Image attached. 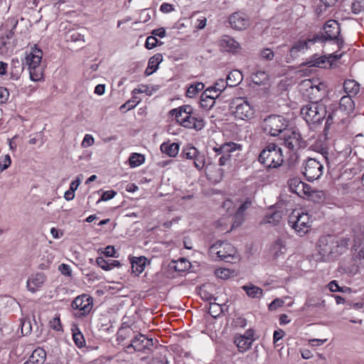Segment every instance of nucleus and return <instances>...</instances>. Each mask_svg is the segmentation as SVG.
Wrapping results in <instances>:
<instances>
[{
    "label": "nucleus",
    "mask_w": 364,
    "mask_h": 364,
    "mask_svg": "<svg viewBox=\"0 0 364 364\" xmlns=\"http://www.w3.org/2000/svg\"><path fill=\"white\" fill-rule=\"evenodd\" d=\"M343 46V39L322 40V55L320 56V68L333 69L339 65L343 53H339Z\"/></svg>",
    "instance_id": "f257e3e1"
},
{
    "label": "nucleus",
    "mask_w": 364,
    "mask_h": 364,
    "mask_svg": "<svg viewBox=\"0 0 364 364\" xmlns=\"http://www.w3.org/2000/svg\"><path fill=\"white\" fill-rule=\"evenodd\" d=\"M43 52L36 45L32 46L26 53L25 63L28 66L30 77L33 81H38L43 77V69L41 66Z\"/></svg>",
    "instance_id": "f03ea898"
},
{
    "label": "nucleus",
    "mask_w": 364,
    "mask_h": 364,
    "mask_svg": "<svg viewBox=\"0 0 364 364\" xmlns=\"http://www.w3.org/2000/svg\"><path fill=\"white\" fill-rule=\"evenodd\" d=\"M210 255L214 259L224 260L227 262H235L239 259L235 247L228 242L218 241L209 248Z\"/></svg>",
    "instance_id": "7ed1b4c3"
},
{
    "label": "nucleus",
    "mask_w": 364,
    "mask_h": 364,
    "mask_svg": "<svg viewBox=\"0 0 364 364\" xmlns=\"http://www.w3.org/2000/svg\"><path fill=\"white\" fill-rule=\"evenodd\" d=\"M259 161L267 168H277L283 163L282 149L277 145H268L260 153Z\"/></svg>",
    "instance_id": "20e7f679"
},
{
    "label": "nucleus",
    "mask_w": 364,
    "mask_h": 364,
    "mask_svg": "<svg viewBox=\"0 0 364 364\" xmlns=\"http://www.w3.org/2000/svg\"><path fill=\"white\" fill-rule=\"evenodd\" d=\"M312 223L310 215L301 210H294L289 216V224L299 236L304 235Z\"/></svg>",
    "instance_id": "39448f33"
},
{
    "label": "nucleus",
    "mask_w": 364,
    "mask_h": 364,
    "mask_svg": "<svg viewBox=\"0 0 364 364\" xmlns=\"http://www.w3.org/2000/svg\"><path fill=\"white\" fill-rule=\"evenodd\" d=\"M251 205L252 200L250 198L246 199L245 201L241 204V205L237 209L234 216L235 221L233 224L229 227L231 221L227 218H223L218 220L217 223L218 228L223 232H228L233 228L239 226L244 219V213L245 210H247L251 206Z\"/></svg>",
    "instance_id": "423d86ee"
},
{
    "label": "nucleus",
    "mask_w": 364,
    "mask_h": 364,
    "mask_svg": "<svg viewBox=\"0 0 364 364\" xmlns=\"http://www.w3.org/2000/svg\"><path fill=\"white\" fill-rule=\"evenodd\" d=\"M288 184L290 191L300 197L314 200L318 196V191L316 189H313L309 185L302 182L298 178L289 179Z\"/></svg>",
    "instance_id": "0eeeda50"
},
{
    "label": "nucleus",
    "mask_w": 364,
    "mask_h": 364,
    "mask_svg": "<svg viewBox=\"0 0 364 364\" xmlns=\"http://www.w3.org/2000/svg\"><path fill=\"white\" fill-rule=\"evenodd\" d=\"M287 121L279 115H270L264 121L263 128L271 136H278L287 130Z\"/></svg>",
    "instance_id": "6e6552de"
},
{
    "label": "nucleus",
    "mask_w": 364,
    "mask_h": 364,
    "mask_svg": "<svg viewBox=\"0 0 364 364\" xmlns=\"http://www.w3.org/2000/svg\"><path fill=\"white\" fill-rule=\"evenodd\" d=\"M231 109L234 117L240 120H250L255 114L254 108L245 100L241 98L235 100L231 103Z\"/></svg>",
    "instance_id": "1a4fd4ad"
},
{
    "label": "nucleus",
    "mask_w": 364,
    "mask_h": 364,
    "mask_svg": "<svg viewBox=\"0 0 364 364\" xmlns=\"http://www.w3.org/2000/svg\"><path fill=\"white\" fill-rule=\"evenodd\" d=\"M240 146L234 142L225 143L219 146L213 148L218 155H221L218 162L220 166L230 165L232 154L239 149Z\"/></svg>",
    "instance_id": "9d476101"
},
{
    "label": "nucleus",
    "mask_w": 364,
    "mask_h": 364,
    "mask_svg": "<svg viewBox=\"0 0 364 364\" xmlns=\"http://www.w3.org/2000/svg\"><path fill=\"white\" fill-rule=\"evenodd\" d=\"M301 114L311 129H316L318 125V103L312 102L304 106Z\"/></svg>",
    "instance_id": "9b49d317"
},
{
    "label": "nucleus",
    "mask_w": 364,
    "mask_h": 364,
    "mask_svg": "<svg viewBox=\"0 0 364 364\" xmlns=\"http://www.w3.org/2000/svg\"><path fill=\"white\" fill-rule=\"evenodd\" d=\"M92 298L88 294H83L77 296L72 303V307L78 311L80 316L87 315L92 309Z\"/></svg>",
    "instance_id": "f8f14e48"
},
{
    "label": "nucleus",
    "mask_w": 364,
    "mask_h": 364,
    "mask_svg": "<svg viewBox=\"0 0 364 364\" xmlns=\"http://www.w3.org/2000/svg\"><path fill=\"white\" fill-rule=\"evenodd\" d=\"M153 346L152 339H149L146 338L143 334L136 335L134 339L132 340V343L128 345L127 348V350L129 352L130 349H133L134 351L142 352L146 349H150V348Z\"/></svg>",
    "instance_id": "ddd939ff"
},
{
    "label": "nucleus",
    "mask_w": 364,
    "mask_h": 364,
    "mask_svg": "<svg viewBox=\"0 0 364 364\" xmlns=\"http://www.w3.org/2000/svg\"><path fill=\"white\" fill-rule=\"evenodd\" d=\"M229 23L235 30L242 31L250 26V22L248 16L241 12H235L229 17Z\"/></svg>",
    "instance_id": "4468645a"
},
{
    "label": "nucleus",
    "mask_w": 364,
    "mask_h": 364,
    "mask_svg": "<svg viewBox=\"0 0 364 364\" xmlns=\"http://www.w3.org/2000/svg\"><path fill=\"white\" fill-rule=\"evenodd\" d=\"M176 121L183 127L190 125L193 117V107L191 105H183L174 110Z\"/></svg>",
    "instance_id": "2eb2a0df"
},
{
    "label": "nucleus",
    "mask_w": 364,
    "mask_h": 364,
    "mask_svg": "<svg viewBox=\"0 0 364 364\" xmlns=\"http://www.w3.org/2000/svg\"><path fill=\"white\" fill-rule=\"evenodd\" d=\"M254 333L252 330H248L244 335L237 334L235 336L234 343L238 348L239 351L245 352L247 350L253 341Z\"/></svg>",
    "instance_id": "dca6fc26"
},
{
    "label": "nucleus",
    "mask_w": 364,
    "mask_h": 364,
    "mask_svg": "<svg viewBox=\"0 0 364 364\" xmlns=\"http://www.w3.org/2000/svg\"><path fill=\"white\" fill-rule=\"evenodd\" d=\"M46 280L44 273L38 272L32 274L27 280L26 287L29 291L35 293L43 287Z\"/></svg>",
    "instance_id": "f3484780"
},
{
    "label": "nucleus",
    "mask_w": 364,
    "mask_h": 364,
    "mask_svg": "<svg viewBox=\"0 0 364 364\" xmlns=\"http://www.w3.org/2000/svg\"><path fill=\"white\" fill-rule=\"evenodd\" d=\"M304 174L309 181L318 178V161L313 158H309L304 166Z\"/></svg>",
    "instance_id": "a211bd4d"
},
{
    "label": "nucleus",
    "mask_w": 364,
    "mask_h": 364,
    "mask_svg": "<svg viewBox=\"0 0 364 364\" xmlns=\"http://www.w3.org/2000/svg\"><path fill=\"white\" fill-rule=\"evenodd\" d=\"M284 144L289 149H297L301 146V139L298 132L287 129L284 132Z\"/></svg>",
    "instance_id": "6ab92c4d"
},
{
    "label": "nucleus",
    "mask_w": 364,
    "mask_h": 364,
    "mask_svg": "<svg viewBox=\"0 0 364 364\" xmlns=\"http://www.w3.org/2000/svg\"><path fill=\"white\" fill-rule=\"evenodd\" d=\"M323 31L325 33V36H323L325 39H341V38H339V33L341 31L340 26L337 21L336 20L328 21L324 24Z\"/></svg>",
    "instance_id": "aec40b11"
},
{
    "label": "nucleus",
    "mask_w": 364,
    "mask_h": 364,
    "mask_svg": "<svg viewBox=\"0 0 364 364\" xmlns=\"http://www.w3.org/2000/svg\"><path fill=\"white\" fill-rule=\"evenodd\" d=\"M219 46L223 50L230 53H235L240 50V43L229 36H223L219 41Z\"/></svg>",
    "instance_id": "412c9836"
},
{
    "label": "nucleus",
    "mask_w": 364,
    "mask_h": 364,
    "mask_svg": "<svg viewBox=\"0 0 364 364\" xmlns=\"http://www.w3.org/2000/svg\"><path fill=\"white\" fill-rule=\"evenodd\" d=\"M286 252V242L282 238L277 239L270 248V253L275 259L284 255Z\"/></svg>",
    "instance_id": "4be33fe9"
},
{
    "label": "nucleus",
    "mask_w": 364,
    "mask_h": 364,
    "mask_svg": "<svg viewBox=\"0 0 364 364\" xmlns=\"http://www.w3.org/2000/svg\"><path fill=\"white\" fill-rule=\"evenodd\" d=\"M317 36L312 39H307L304 41H299L296 43L290 50V53L292 56H296L299 52L308 49L309 44H314L316 42Z\"/></svg>",
    "instance_id": "5701e85b"
},
{
    "label": "nucleus",
    "mask_w": 364,
    "mask_h": 364,
    "mask_svg": "<svg viewBox=\"0 0 364 364\" xmlns=\"http://www.w3.org/2000/svg\"><path fill=\"white\" fill-rule=\"evenodd\" d=\"M209 92H212V90H205L200 97V105L206 109L211 108L214 105L215 100L218 97V93L216 95H209Z\"/></svg>",
    "instance_id": "b1692460"
},
{
    "label": "nucleus",
    "mask_w": 364,
    "mask_h": 364,
    "mask_svg": "<svg viewBox=\"0 0 364 364\" xmlns=\"http://www.w3.org/2000/svg\"><path fill=\"white\" fill-rule=\"evenodd\" d=\"M146 260L144 257H134L131 259L132 271L135 276H139L144 270Z\"/></svg>",
    "instance_id": "393cba45"
},
{
    "label": "nucleus",
    "mask_w": 364,
    "mask_h": 364,
    "mask_svg": "<svg viewBox=\"0 0 364 364\" xmlns=\"http://www.w3.org/2000/svg\"><path fill=\"white\" fill-rule=\"evenodd\" d=\"M163 61V55L161 53H156L150 58L148 66L145 70V74L146 75H151L154 72H155L159 67V65Z\"/></svg>",
    "instance_id": "a878e982"
},
{
    "label": "nucleus",
    "mask_w": 364,
    "mask_h": 364,
    "mask_svg": "<svg viewBox=\"0 0 364 364\" xmlns=\"http://www.w3.org/2000/svg\"><path fill=\"white\" fill-rule=\"evenodd\" d=\"M161 151L170 157H174L178 154L179 144L175 142H164L161 145Z\"/></svg>",
    "instance_id": "bb28decb"
},
{
    "label": "nucleus",
    "mask_w": 364,
    "mask_h": 364,
    "mask_svg": "<svg viewBox=\"0 0 364 364\" xmlns=\"http://www.w3.org/2000/svg\"><path fill=\"white\" fill-rule=\"evenodd\" d=\"M242 73L237 70H234L228 74L226 83L229 87H235L242 82Z\"/></svg>",
    "instance_id": "cd10ccee"
},
{
    "label": "nucleus",
    "mask_w": 364,
    "mask_h": 364,
    "mask_svg": "<svg viewBox=\"0 0 364 364\" xmlns=\"http://www.w3.org/2000/svg\"><path fill=\"white\" fill-rule=\"evenodd\" d=\"M46 353L43 349L35 350L28 360L23 364H43L45 361Z\"/></svg>",
    "instance_id": "c85d7f7f"
},
{
    "label": "nucleus",
    "mask_w": 364,
    "mask_h": 364,
    "mask_svg": "<svg viewBox=\"0 0 364 364\" xmlns=\"http://www.w3.org/2000/svg\"><path fill=\"white\" fill-rule=\"evenodd\" d=\"M282 219V213L279 211H271L267 213L264 217L262 224H271L275 225L279 223Z\"/></svg>",
    "instance_id": "c756f323"
},
{
    "label": "nucleus",
    "mask_w": 364,
    "mask_h": 364,
    "mask_svg": "<svg viewBox=\"0 0 364 364\" xmlns=\"http://www.w3.org/2000/svg\"><path fill=\"white\" fill-rule=\"evenodd\" d=\"M343 89L349 95H356L360 90V85L354 80H346L343 82Z\"/></svg>",
    "instance_id": "7c9ffc66"
},
{
    "label": "nucleus",
    "mask_w": 364,
    "mask_h": 364,
    "mask_svg": "<svg viewBox=\"0 0 364 364\" xmlns=\"http://www.w3.org/2000/svg\"><path fill=\"white\" fill-rule=\"evenodd\" d=\"M171 267L176 272H183L190 269L191 263L188 259L181 258L176 261H173Z\"/></svg>",
    "instance_id": "2f4dec72"
},
{
    "label": "nucleus",
    "mask_w": 364,
    "mask_h": 364,
    "mask_svg": "<svg viewBox=\"0 0 364 364\" xmlns=\"http://www.w3.org/2000/svg\"><path fill=\"white\" fill-rule=\"evenodd\" d=\"M213 166L208 165L205 167V172L207 176L212 181L215 182L220 181L223 176V171L219 168L215 173L213 171Z\"/></svg>",
    "instance_id": "473e14b6"
},
{
    "label": "nucleus",
    "mask_w": 364,
    "mask_h": 364,
    "mask_svg": "<svg viewBox=\"0 0 364 364\" xmlns=\"http://www.w3.org/2000/svg\"><path fill=\"white\" fill-rule=\"evenodd\" d=\"M242 289L245 291L246 294L252 298H260L263 295V290L255 285L243 286Z\"/></svg>",
    "instance_id": "72a5a7b5"
},
{
    "label": "nucleus",
    "mask_w": 364,
    "mask_h": 364,
    "mask_svg": "<svg viewBox=\"0 0 364 364\" xmlns=\"http://www.w3.org/2000/svg\"><path fill=\"white\" fill-rule=\"evenodd\" d=\"M251 78L255 84L262 85L265 84L268 81L269 75L264 71H257L252 74Z\"/></svg>",
    "instance_id": "f704fd0d"
},
{
    "label": "nucleus",
    "mask_w": 364,
    "mask_h": 364,
    "mask_svg": "<svg viewBox=\"0 0 364 364\" xmlns=\"http://www.w3.org/2000/svg\"><path fill=\"white\" fill-rule=\"evenodd\" d=\"M73 331V339L75 344L78 348H82L85 346V340L82 333L80 331V330L75 327L72 329Z\"/></svg>",
    "instance_id": "c9c22d12"
},
{
    "label": "nucleus",
    "mask_w": 364,
    "mask_h": 364,
    "mask_svg": "<svg viewBox=\"0 0 364 364\" xmlns=\"http://www.w3.org/2000/svg\"><path fill=\"white\" fill-rule=\"evenodd\" d=\"M340 108L347 112H350L353 109L354 102L350 96H343L341 98Z\"/></svg>",
    "instance_id": "e433bc0d"
},
{
    "label": "nucleus",
    "mask_w": 364,
    "mask_h": 364,
    "mask_svg": "<svg viewBox=\"0 0 364 364\" xmlns=\"http://www.w3.org/2000/svg\"><path fill=\"white\" fill-rule=\"evenodd\" d=\"M204 88V84L202 82H196L191 84L187 89L186 96L192 98L202 91Z\"/></svg>",
    "instance_id": "4c0bfd02"
},
{
    "label": "nucleus",
    "mask_w": 364,
    "mask_h": 364,
    "mask_svg": "<svg viewBox=\"0 0 364 364\" xmlns=\"http://www.w3.org/2000/svg\"><path fill=\"white\" fill-rule=\"evenodd\" d=\"M215 274L218 278L223 279H228L237 275L235 271L227 268H218Z\"/></svg>",
    "instance_id": "58836bf2"
},
{
    "label": "nucleus",
    "mask_w": 364,
    "mask_h": 364,
    "mask_svg": "<svg viewBox=\"0 0 364 364\" xmlns=\"http://www.w3.org/2000/svg\"><path fill=\"white\" fill-rule=\"evenodd\" d=\"M228 86L223 79L218 80L215 84L207 88L206 90H212V92H214L215 95L218 93V96L220 93L225 89V87Z\"/></svg>",
    "instance_id": "ea45409f"
},
{
    "label": "nucleus",
    "mask_w": 364,
    "mask_h": 364,
    "mask_svg": "<svg viewBox=\"0 0 364 364\" xmlns=\"http://www.w3.org/2000/svg\"><path fill=\"white\" fill-rule=\"evenodd\" d=\"M198 151L193 146H186L182 152V154L184 158L186 159L193 160L194 158L196 157Z\"/></svg>",
    "instance_id": "a19ab883"
},
{
    "label": "nucleus",
    "mask_w": 364,
    "mask_h": 364,
    "mask_svg": "<svg viewBox=\"0 0 364 364\" xmlns=\"http://www.w3.org/2000/svg\"><path fill=\"white\" fill-rule=\"evenodd\" d=\"M129 160L131 167H136L144 163V157L141 154L134 153L131 155Z\"/></svg>",
    "instance_id": "79ce46f5"
},
{
    "label": "nucleus",
    "mask_w": 364,
    "mask_h": 364,
    "mask_svg": "<svg viewBox=\"0 0 364 364\" xmlns=\"http://www.w3.org/2000/svg\"><path fill=\"white\" fill-rule=\"evenodd\" d=\"M204 121L202 119H198L193 116L190 120L191 126H186V128L201 130L204 127Z\"/></svg>",
    "instance_id": "37998d69"
},
{
    "label": "nucleus",
    "mask_w": 364,
    "mask_h": 364,
    "mask_svg": "<svg viewBox=\"0 0 364 364\" xmlns=\"http://www.w3.org/2000/svg\"><path fill=\"white\" fill-rule=\"evenodd\" d=\"M49 325L52 329L56 331H63V326L60 322L59 314H55V317L50 321Z\"/></svg>",
    "instance_id": "c03bdc74"
},
{
    "label": "nucleus",
    "mask_w": 364,
    "mask_h": 364,
    "mask_svg": "<svg viewBox=\"0 0 364 364\" xmlns=\"http://www.w3.org/2000/svg\"><path fill=\"white\" fill-rule=\"evenodd\" d=\"M351 9L355 14L364 11V0H353L351 4Z\"/></svg>",
    "instance_id": "a18cd8bd"
},
{
    "label": "nucleus",
    "mask_w": 364,
    "mask_h": 364,
    "mask_svg": "<svg viewBox=\"0 0 364 364\" xmlns=\"http://www.w3.org/2000/svg\"><path fill=\"white\" fill-rule=\"evenodd\" d=\"M11 164L9 154H6L0 157V173L8 168Z\"/></svg>",
    "instance_id": "49530a36"
},
{
    "label": "nucleus",
    "mask_w": 364,
    "mask_h": 364,
    "mask_svg": "<svg viewBox=\"0 0 364 364\" xmlns=\"http://www.w3.org/2000/svg\"><path fill=\"white\" fill-rule=\"evenodd\" d=\"M193 163L197 169H198V170L202 169L205 166L204 155H203L198 152L196 157L193 159Z\"/></svg>",
    "instance_id": "de8ad7c7"
},
{
    "label": "nucleus",
    "mask_w": 364,
    "mask_h": 364,
    "mask_svg": "<svg viewBox=\"0 0 364 364\" xmlns=\"http://www.w3.org/2000/svg\"><path fill=\"white\" fill-rule=\"evenodd\" d=\"M323 92V97H330L331 93L333 92V88L327 83L320 82V92Z\"/></svg>",
    "instance_id": "09e8293b"
},
{
    "label": "nucleus",
    "mask_w": 364,
    "mask_h": 364,
    "mask_svg": "<svg viewBox=\"0 0 364 364\" xmlns=\"http://www.w3.org/2000/svg\"><path fill=\"white\" fill-rule=\"evenodd\" d=\"M94 143H95V139H94L93 136L91 134H87L85 135V136L83 138V140L81 143V146L83 148H87V147H90L92 145H93Z\"/></svg>",
    "instance_id": "8fccbe9b"
},
{
    "label": "nucleus",
    "mask_w": 364,
    "mask_h": 364,
    "mask_svg": "<svg viewBox=\"0 0 364 364\" xmlns=\"http://www.w3.org/2000/svg\"><path fill=\"white\" fill-rule=\"evenodd\" d=\"M96 263L102 269H104L105 271L110 270V267H109V262L106 260V259H105L103 257H98L96 259Z\"/></svg>",
    "instance_id": "3c124183"
},
{
    "label": "nucleus",
    "mask_w": 364,
    "mask_h": 364,
    "mask_svg": "<svg viewBox=\"0 0 364 364\" xmlns=\"http://www.w3.org/2000/svg\"><path fill=\"white\" fill-rule=\"evenodd\" d=\"M157 42L158 40L155 36H149L146 40L145 47L147 49H152L156 47Z\"/></svg>",
    "instance_id": "603ef678"
},
{
    "label": "nucleus",
    "mask_w": 364,
    "mask_h": 364,
    "mask_svg": "<svg viewBox=\"0 0 364 364\" xmlns=\"http://www.w3.org/2000/svg\"><path fill=\"white\" fill-rule=\"evenodd\" d=\"M9 97V90L3 87H0V104L6 103Z\"/></svg>",
    "instance_id": "864d4df0"
},
{
    "label": "nucleus",
    "mask_w": 364,
    "mask_h": 364,
    "mask_svg": "<svg viewBox=\"0 0 364 364\" xmlns=\"http://www.w3.org/2000/svg\"><path fill=\"white\" fill-rule=\"evenodd\" d=\"M117 193L114 191H105L100 199L97 201V203L100 202V201H107L108 200H110L112 198H113L115 196H116Z\"/></svg>",
    "instance_id": "5fc2aeb1"
},
{
    "label": "nucleus",
    "mask_w": 364,
    "mask_h": 364,
    "mask_svg": "<svg viewBox=\"0 0 364 364\" xmlns=\"http://www.w3.org/2000/svg\"><path fill=\"white\" fill-rule=\"evenodd\" d=\"M284 301L281 299H274L269 305V309L270 311H274L277 309L279 307H281L284 305Z\"/></svg>",
    "instance_id": "6e6d98bb"
},
{
    "label": "nucleus",
    "mask_w": 364,
    "mask_h": 364,
    "mask_svg": "<svg viewBox=\"0 0 364 364\" xmlns=\"http://www.w3.org/2000/svg\"><path fill=\"white\" fill-rule=\"evenodd\" d=\"M304 65H307L308 68L318 67V58L316 54L314 55L309 60L304 63Z\"/></svg>",
    "instance_id": "4d7b16f0"
},
{
    "label": "nucleus",
    "mask_w": 364,
    "mask_h": 364,
    "mask_svg": "<svg viewBox=\"0 0 364 364\" xmlns=\"http://www.w3.org/2000/svg\"><path fill=\"white\" fill-rule=\"evenodd\" d=\"M261 56L264 59L271 60L274 58V53L272 50L269 48H265L262 50Z\"/></svg>",
    "instance_id": "13d9d810"
},
{
    "label": "nucleus",
    "mask_w": 364,
    "mask_h": 364,
    "mask_svg": "<svg viewBox=\"0 0 364 364\" xmlns=\"http://www.w3.org/2000/svg\"><path fill=\"white\" fill-rule=\"evenodd\" d=\"M31 330V326L30 321H23L21 322V333L23 335H27L30 333Z\"/></svg>",
    "instance_id": "bf43d9fd"
},
{
    "label": "nucleus",
    "mask_w": 364,
    "mask_h": 364,
    "mask_svg": "<svg viewBox=\"0 0 364 364\" xmlns=\"http://www.w3.org/2000/svg\"><path fill=\"white\" fill-rule=\"evenodd\" d=\"M59 271L63 275H65V276H70L71 275V269H70V265H68V264H61L59 266Z\"/></svg>",
    "instance_id": "052dcab7"
},
{
    "label": "nucleus",
    "mask_w": 364,
    "mask_h": 364,
    "mask_svg": "<svg viewBox=\"0 0 364 364\" xmlns=\"http://www.w3.org/2000/svg\"><path fill=\"white\" fill-rule=\"evenodd\" d=\"M21 73V71L20 70L19 68L18 69L16 68H11L9 72L10 79L14 80H17L20 77Z\"/></svg>",
    "instance_id": "680f3d73"
},
{
    "label": "nucleus",
    "mask_w": 364,
    "mask_h": 364,
    "mask_svg": "<svg viewBox=\"0 0 364 364\" xmlns=\"http://www.w3.org/2000/svg\"><path fill=\"white\" fill-rule=\"evenodd\" d=\"M135 107V104H132V101L128 100L124 104H123L120 107L119 109L122 112H125L128 110H130Z\"/></svg>",
    "instance_id": "e2e57ef3"
},
{
    "label": "nucleus",
    "mask_w": 364,
    "mask_h": 364,
    "mask_svg": "<svg viewBox=\"0 0 364 364\" xmlns=\"http://www.w3.org/2000/svg\"><path fill=\"white\" fill-rule=\"evenodd\" d=\"M333 124V115L332 114H329L328 117H327L326 119V126H325V129L323 130V132H324V134L326 136L328 132V129H330L331 126Z\"/></svg>",
    "instance_id": "0e129e2a"
},
{
    "label": "nucleus",
    "mask_w": 364,
    "mask_h": 364,
    "mask_svg": "<svg viewBox=\"0 0 364 364\" xmlns=\"http://www.w3.org/2000/svg\"><path fill=\"white\" fill-rule=\"evenodd\" d=\"M102 252L107 257H114L115 249L114 246L109 245L105 248V250Z\"/></svg>",
    "instance_id": "69168bd1"
},
{
    "label": "nucleus",
    "mask_w": 364,
    "mask_h": 364,
    "mask_svg": "<svg viewBox=\"0 0 364 364\" xmlns=\"http://www.w3.org/2000/svg\"><path fill=\"white\" fill-rule=\"evenodd\" d=\"M148 90V87L146 85H141L138 86L137 87L134 88L132 91V94L134 95H136L139 93H144L146 92Z\"/></svg>",
    "instance_id": "338daca9"
},
{
    "label": "nucleus",
    "mask_w": 364,
    "mask_h": 364,
    "mask_svg": "<svg viewBox=\"0 0 364 364\" xmlns=\"http://www.w3.org/2000/svg\"><path fill=\"white\" fill-rule=\"evenodd\" d=\"M160 10L164 13H168L173 10L171 4L164 3L161 5Z\"/></svg>",
    "instance_id": "774afa93"
}]
</instances>
